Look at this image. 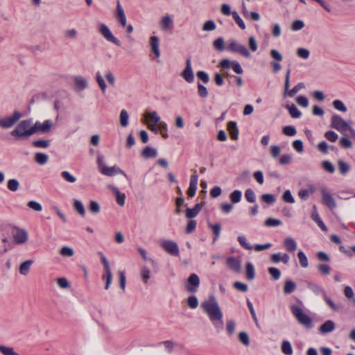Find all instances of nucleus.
<instances>
[{
  "mask_svg": "<svg viewBox=\"0 0 355 355\" xmlns=\"http://www.w3.org/2000/svg\"><path fill=\"white\" fill-rule=\"evenodd\" d=\"M201 308L206 313L215 329L218 331L221 330L223 327V314L215 296L209 295L207 300L202 302Z\"/></svg>",
  "mask_w": 355,
  "mask_h": 355,
  "instance_id": "1",
  "label": "nucleus"
},
{
  "mask_svg": "<svg viewBox=\"0 0 355 355\" xmlns=\"http://www.w3.org/2000/svg\"><path fill=\"white\" fill-rule=\"evenodd\" d=\"M35 133L32 119H26L20 121L10 135L17 139H26Z\"/></svg>",
  "mask_w": 355,
  "mask_h": 355,
  "instance_id": "2",
  "label": "nucleus"
},
{
  "mask_svg": "<svg viewBox=\"0 0 355 355\" xmlns=\"http://www.w3.org/2000/svg\"><path fill=\"white\" fill-rule=\"evenodd\" d=\"M291 311L300 324L303 325L306 329H311L313 327L311 318L306 314L300 306L296 304H293L291 306Z\"/></svg>",
  "mask_w": 355,
  "mask_h": 355,
  "instance_id": "3",
  "label": "nucleus"
},
{
  "mask_svg": "<svg viewBox=\"0 0 355 355\" xmlns=\"http://www.w3.org/2000/svg\"><path fill=\"white\" fill-rule=\"evenodd\" d=\"M227 50L232 53H239L247 58L250 57V51L247 47L234 40H230Z\"/></svg>",
  "mask_w": 355,
  "mask_h": 355,
  "instance_id": "4",
  "label": "nucleus"
},
{
  "mask_svg": "<svg viewBox=\"0 0 355 355\" xmlns=\"http://www.w3.org/2000/svg\"><path fill=\"white\" fill-rule=\"evenodd\" d=\"M98 254L101 256V261L103 264L105 273L102 276V279L105 280V288L107 290L110 288V286L112 281V274L111 271V268L109 264V262L105 257V256L103 254V252H99Z\"/></svg>",
  "mask_w": 355,
  "mask_h": 355,
  "instance_id": "5",
  "label": "nucleus"
},
{
  "mask_svg": "<svg viewBox=\"0 0 355 355\" xmlns=\"http://www.w3.org/2000/svg\"><path fill=\"white\" fill-rule=\"evenodd\" d=\"M22 113L19 111H15L11 116L0 119V127L3 128H10L12 127L21 117Z\"/></svg>",
  "mask_w": 355,
  "mask_h": 355,
  "instance_id": "6",
  "label": "nucleus"
},
{
  "mask_svg": "<svg viewBox=\"0 0 355 355\" xmlns=\"http://www.w3.org/2000/svg\"><path fill=\"white\" fill-rule=\"evenodd\" d=\"M98 31L107 42H111L118 46L121 45L120 40L112 34V31L106 24H100Z\"/></svg>",
  "mask_w": 355,
  "mask_h": 355,
  "instance_id": "7",
  "label": "nucleus"
},
{
  "mask_svg": "<svg viewBox=\"0 0 355 355\" xmlns=\"http://www.w3.org/2000/svg\"><path fill=\"white\" fill-rule=\"evenodd\" d=\"M349 124L339 115L334 114L331 119V127L345 135Z\"/></svg>",
  "mask_w": 355,
  "mask_h": 355,
  "instance_id": "8",
  "label": "nucleus"
},
{
  "mask_svg": "<svg viewBox=\"0 0 355 355\" xmlns=\"http://www.w3.org/2000/svg\"><path fill=\"white\" fill-rule=\"evenodd\" d=\"M320 192L322 196V204L331 210L335 209L336 203L331 193L324 187H321Z\"/></svg>",
  "mask_w": 355,
  "mask_h": 355,
  "instance_id": "9",
  "label": "nucleus"
},
{
  "mask_svg": "<svg viewBox=\"0 0 355 355\" xmlns=\"http://www.w3.org/2000/svg\"><path fill=\"white\" fill-rule=\"evenodd\" d=\"M161 247L169 254L178 257L180 250L178 244L171 240H163L160 243Z\"/></svg>",
  "mask_w": 355,
  "mask_h": 355,
  "instance_id": "10",
  "label": "nucleus"
},
{
  "mask_svg": "<svg viewBox=\"0 0 355 355\" xmlns=\"http://www.w3.org/2000/svg\"><path fill=\"white\" fill-rule=\"evenodd\" d=\"M291 69H288L285 75V83L284 88L287 95L290 97H293L297 94L300 89L304 88L305 85L303 83H299L293 89H289V78H290Z\"/></svg>",
  "mask_w": 355,
  "mask_h": 355,
  "instance_id": "11",
  "label": "nucleus"
},
{
  "mask_svg": "<svg viewBox=\"0 0 355 355\" xmlns=\"http://www.w3.org/2000/svg\"><path fill=\"white\" fill-rule=\"evenodd\" d=\"M101 173L105 175L112 177L117 174L123 175L127 180H128V176L127 174L121 170L119 166L114 165L113 166H103L101 168Z\"/></svg>",
  "mask_w": 355,
  "mask_h": 355,
  "instance_id": "12",
  "label": "nucleus"
},
{
  "mask_svg": "<svg viewBox=\"0 0 355 355\" xmlns=\"http://www.w3.org/2000/svg\"><path fill=\"white\" fill-rule=\"evenodd\" d=\"M200 286V278L195 274L192 273L188 278L185 288L189 293H196Z\"/></svg>",
  "mask_w": 355,
  "mask_h": 355,
  "instance_id": "13",
  "label": "nucleus"
},
{
  "mask_svg": "<svg viewBox=\"0 0 355 355\" xmlns=\"http://www.w3.org/2000/svg\"><path fill=\"white\" fill-rule=\"evenodd\" d=\"M12 234L15 242L17 244H23L26 243L28 239V233L24 229L15 227Z\"/></svg>",
  "mask_w": 355,
  "mask_h": 355,
  "instance_id": "14",
  "label": "nucleus"
},
{
  "mask_svg": "<svg viewBox=\"0 0 355 355\" xmlns=\"http://www.w3.org/2000/svg\"><path fill=\"white\" fill-rule=\"evenodd\" d=\"M182 77L189 83H191L194 80V75L192 70L191 62L190 59L186 60V66L181 73Z\"/></svg>",
  "mask_w": 355,
  "mask_h": 355,
  "instance_id": "15",
  "label": "nucleus"
},
{
  "mask_svg": "<svg viewBox=\"0 0 355 355\" xmlns=\"http://www.w3.org/2000/svg\"><path fill=\"white\" fill-rule=\"evenodd\" d=\"M162 31L166 32L173 28V19L169 15L163 16L159 22Z\"/></svg>",
  "mask_w": 355,
  "mask_h": 355,
  "instance_id": "16",
  "label": "nucleus"
},
{
  "mask_svg": "<svg viewBox=\"0 0 355 355\" xmlns=\"http://www.w3.org/2000/svg\"><path fill=\"white\" fill-rule=\"evenodd\" d=\"M115 17L116 20L120 23L122 27L126 26L127 19L125 15V12L119 0L116 1V10L115 12Z\"/></svg>",
  "mask_w": 355,
  "mask_h": 355,
  "instance_id": "17",
  "label": "nucleus"
},
{
  "mask_svg": "<svg viewBox=\"0 0 355 355\" xmlns=\"http://www.w3.org/2000/svg\"><path fill=\"white\" fill-rule=\"evenodd\" d=\"M53 125V123L51 120H45L43 123L36 121L33 125V128L35 130V132H41L43 133L48 132Z\"/></svg>",
  "mask_w": 355,
  "mask_h": 355,
  "instance_id": "18",
  "label": "nucleus"
},
{
  "mask_svg": "<svg viewBox=\"0 0 355 355\" xmlns=\"http://www.w3.org/2000/svg\"><path fill=\"white\" fill-rule=\"evenodd\" d=\"M226 263L229 268L235 272H240L241 269V261L234 257H229L226 259Z\"/></svg>",
  "mask_w": 355,
  "mask_h": 355,
  "instance_id": "19",
  "label": "nucleus"
},
{
  "mask_svg": "<svg viewBox=\"0 0 355 355\" xmlns=\"http://www.w3.org/2000/svg\"><path fill=\"white\" fill-rule=\"evenodd\" d=\"M198 180V175L196 174V171H195L194 174L191 175L189 187L187 191V194L191 198L193 197L196 194L197 190Z\"/></svg>",
  "mask_w": 355,
  "mask_h": 355,
  "instance_id": "20",
  "label": "nucleus"
},
{
  "mask_svg": "<svg viewBox=\"0 0 355 355\" xmlns=\"http://www.w3.org/2000/svg\"><path fill=\"white\" fill-rule=\"evenodd\" d=\"M149 44L152 52L156 58L160 57L159 40L157 36H151L149 40Z\"/></svg>",
  "mask_w": 355,
  "mask_h": 355,
  "instance_id": "21",
  "label": "nucleus"
},
{
  "mask_svg": "<svg viewBox=\"0 0 355 355\" xmlns=\"http://www.w3.org/2000/svg\"><path fill=\"white\" fill-rule=\"evenodd\" d=\"M109 188L113 192L116 197V202L120 206H123L125 204V195L122 193L119 189L114 185H110Z\"/></svg>",
  "mask_w": 355,
  "mask_h": 355,
  "instance_id": "22",
  "label": "nucleus"
},
{
  "mask_svg": "<svg viewBox=\"0 0 355 355\" xmlns=\"http://www.w3.org/2000/svg\"><path fill=\"white\" fill-rule=\"evenodd\" d=\"M145 118L147 119V125L150 123L154 125H157L159 123H162L161 118L155 111L146 112L145 114Z\"/></svg>",
  "mask_w": 355,
  "mask_h": 355,
  "instance_id": "23",
  "label": "nucleus"
},
{
  "mask_svg": "<svg viewBox=\"0 0 355 355\" xmlns=\"http://www.w3.org/2000/svg\"><path fill=\"white\" fill-rule=\"evenodd\" d=\"M335 329V323L332 320H327L319 328V331L322 334L332 332Z\"/></svg>",
  "mask_w": 355,
  "mask_h": 355,
  "instance_id": "24",
  "label": "nucleus"
},
{
  "mask_svg": "<svg viewBox=\"0 0 355 355\" xmlns=\"http://www.w3.org/2000/svg\"><path fill=\"white\" fill-rule=\"evenodd\" d=\"M227 130L233 140H236L238 139L239 130L235 121H230L227 123Z\"/></svg>",
  "mask_w": 355,
  "mask_h": 355,
  "instance_id": "25",
  "label": "nucleus"
},
{
  "mask_svg": "<svg viewBox=\"0 0 355 355\" xmlns=\"http://www.w3.org/2000/svg\"><path fill=\"white\" fill-rule=\"evenodd\" d=\"M74 85L77 91H82L88 85L86 79L82 76H76L74 78Z\"/></svg>",
  "mask_w": 355,
  "mask_h": 355,
  "instance_id": "26",
  "label": "nucleus"
},
{
  "mask_svg": "<svg viewBox=\"0 0 355 355\" xmlns=\"http://www.w3.org/2000/svg\"><path fill=\"white\" fill-rule=\"evenodd\" d=\"M307 287L317 295H321L323 297L327 294L324 288L319 284L313 282H309Z\"/></svg>",
  "mask_w": 355,
  "mask_h": 355,
  "instance_id": "27",
  "label": "nucleus"
},
{
  "mask_svg": "<svg viewBox=\"0 0 355 355\" xmlns=\"http://www.w3.org/2000/svg\"><path fill=\"white\" fill-rule=\"evenodd\" d=\"M313 209H314V211H313V213L311 214V218L318 224V225L320 227V228L322 231L327 232V227L325 225V224L323 223L322 219L320 218L318 213L316 211V207L315 205L313 206Z\"/></svg>",
  "mask_w": 355,
  "mask_h": 355,
  "instance_id": "28",
  "label": "nucleus"
},
{
  "mask_svg": "<svg viewBox=\"0 0 355 355\" xmlns=\"http://www.w3.org/2000/svg\"><path fill=\"white\" fill-rule=\"evenodd\" d=\"M284 247L288 252H294L297 249V243L291 237H287L284 240Z\"/></svg>",
  "mask_w": 355,
  "mask_h": 355,
  "instance_id": "29",
  "label": "nucleus"
},
{
  "mask_svg": "<svg viewBox=\"0 0 355 355\" xmlns=\"http://www.w3.org/2000/svg\"><path fill=\"white\" fill-rule=\"evenodd\" d=\"M141 155L146 159L154 158L157 156V151L154 148L146 146L142 150Z\"/></svg>",
  "mask_w": 355,
  "mask_h": 355,
  "instance_id": "30",
  "label": "nucleus"
},
{
  "mask_svg": "<svg viewBox=\"0 0 355 355\" xmlns=\"http://www.w3.org/2000/svg\"><path fill=\"white\" fill-rule=\"evenodd\" d=\"M296 284L293 281L286 279L283 288L284 294L288 295L292 293L296 289Z\"/></svg>",
  "mask_w": 355,
  "mask_h": 355,
  "instance_id": "31",
  "label": "nucleus"
},
{
  "mask_svg": "<svg viewBox=\"0 0 355 355\" xmlns=\"http://www.w3.org/2000/svg\"><path fill=\"white\" fill-rule=\"evenodd\" d=\"M33 263V261L32 260H27L23 262L19 266V273L24 276L27 275Z\"/></svg>",
  "mask_w": 355,
  "mask_h": 355,
  "instance_id": "32",
  "label": "nucleus"
},
{
  "mask_svg": "<svg viewBox=\"0 0 355 355\" xmlns=\"http://www.w3.org/2000/svg\"><path fill=\"white\" fill-rule=\"evenodd\" d=\"M208 227L213 231L214 235L213 238V242L214 243L219 237L221 230V225L220 223L211 224L209 223Z\"/></svg>",
  "mask_w": 355,
  "mask_h": 355,
  "instance_id": "33",
  "label": "nucleus"
},
{
  "mask_svg": "<svg viewBox=\"0 0 355 355\" xmlns=\"http://www.w3.org/2000/svg\"><path fill=\"white\" fill-rule=\"evenodd\" d=\"M246 278L249 280H252L255 277V271L253 264L251 262L246 263L245 268Z\"/></svg>",
  "mask_w": 355,
  "mask_h": 355,
  "instance_id": "34",
  "label": "nucleus"
},
{
  "mask_svg": "<svg viewBox=\"0 0 355 355\" xmlns=\"http://www.w3.org/2000/svg\"><path fill=\"white\" fill-rule=\"evenodd\" d=\"M286 109L288 110L289 114L293 118L297 119L300 118L302 115V112L297 109V107L292 104L291 105H286Z\"/></svg>",
  "mask_w": 355,
  "mask_h": 355,
  "instance_id": "35",
  "label": "nucleus"
},
{
  "mask_svg": "<svg viewBox=\"0 0 355 355\" xmlns=\"http://www.w3.org/2000/svg\"><path fill=\"white\" fill-rule=\"evenodd\" d=\"M281 349L283 354L285 355H291L293 354V347L291 344L288 340H284L282 343Z\"/></svg>",
  "mask_w": 355,
  "mask_h": 355,
  "instance_id": "36",
  "label": "nucleus"
},
{
  "mask_svg": "<svg viewBox=\"0 0 355 355\" xmlns=\"http://www.w3.org/2000/svg\"><path fill=\"white\" fill-rule=\"evenodd\" d=\"M140 275L141 279L144 284H148L149 279L150 278V271L147 266H143L140 270Z\"/></svg>",
  "mask_w": 355,
  "mask_h": 355,
  "instance_id": "37",
  "label": "nucleus"
},
{
  "mask_svg": "<svg viewBox=\"0 0 355 355\" xmlns=\"http://www.w3.org/2000/svg\"><path fill=\"white\" fill-rule=\"evenodd\" d=\"M96 79L99 87L101 88L102 93L105 94L107 88V85L103 79V76L99 71L96 73Z\"/></svg>",
  "mask_w": 355,
  "mask_h": 355,
  "instance_id": "38",
  "label": "nucleus"
},
{
  "mask_svg": "<svg viewBox=\"0 0 355 355\" xmlns=\"http://www.w3.org/2000/svg\"><path fill=\"white\" fill-rule=\"evenodd\" d=\"M73 208L77 211V212L82 216H84L85 214V209L83 204L79 200L75 199L73 200Z\"/></svg>",
  "mask_w": 355,
  "mask_h": 355,
  "instance_id": "39",
  "label": "nucleus"
},
{
  "mask_svg": "<svg viewBox=\"0 0 355 355\" xmlns=\"http://www.w3.org/2000/svg\"><path fill=\"white\" fill-rule=\"evenodd\" d=\"M49 156L45 153H37L35 155V162L40 165L45 164L47 162Z\"/></svg>",
  "mask_w": 355,
  "mask_h": 355,
  "instance_id": "40",
  "label": "nucleus"
},
{
  "mask_svg": "<svg viewBox=\"0 0 355 355\" xmlns=\"http://www.w3.org/2000/svg\"><path fill=\"white\" fill-rule=\"evenodd\" d=\"M242 197V192L240 190H234L230 195V199L232 203H239Z\"/></svg>",
  "mask_w": 355,
  "mask_h": 355,
  "instance_id": "41",
  "label": "nucleus"
},
{
  "mask_svg": "<svg viewBox=\"0 0 355 355\" xmlns=\"http://www.w3.org/2000/svg\"><path fill=\"white\" fill-rule=\"evenodd\" d=\"M300 264L302 268H307L309 266L308 259L304 252L300 251L297 253Z\"/></svg>",
  "mask_w": 355,
  "mask_h": 355,
  "instance_id": "42",
  "label": "nucleus"
},
{
  "mask_svg": "<svg viewBox=\"0 0 355 355\" xmlns=\"http://www.w3.org/2000/svg\"><path fill=\"white\" fill-rule=\"evenodd\" d=\"M245 198L246 200L249 202L253 203L256 201V195L254 191L249 188L247 189L245 191Z\"/></svg>",
  "mask_w": 355,
  "mask_h": 355,
  "instance_id": "43",
  "label": "nucleus"
},
{
  "mask_svg": "<svg viewBox=\"0 0 355 355\" xmlns=\"http://www.w3.org/2000/svg\"><path fill=\"white\" fill-rule=\"evenodd\" d=\"M129 115L125 110H122L120 113V123L123 127L128 125Z\"/></svg>",
  "mask_w": 355,
  "mask_h": 355,
  "instance_id": "44",
  "label": "nucleus"
},
{
  "mask_svg": "<svg viewBox=\"0 0 355 355\" xmlns=\"http://www.w3.org/2000/svg\"><path fill=\"white\" fill-rule=\"evenodd\" d=\"M344 295L345 296L351 300L353 304L355 305V297L353 289L349 286H345L344 288Z\"/></svg>",
  "mask_w": 355,
  "mask_h": 355,
  "instance_id": "45",
  "label": "nucleus"
},
{
  "mask_svg": "<svg viewBox=\"0 0 355 355\" xmlns=\"http://www.w3.org/2000/svg\"><path fill=\"white\" fill-rule=\"evenodd\" d=\"M338 166L340 173L342 175H345L346 173H347L349 172V171L350 169L349 165L343 160H338Z\"/></svg>",
  "mask_w": 355,
  "mask_h": 355,
  "instance_id": "46",
  "label": "nucleus"
},
{
  "mask_svg": "<svg viewBox=\"0 0 355 355\" xmlns=\"http://www.w3.org/2000/svg\"><path fill=\"white\" fill-rule=\"evenodd\" d=\"M282 132L286 136L293 137L296 135L297 130L293 125H286L283 128Z\"/></svg>",
  "mask_w": 355,
  "mask_h": 355,
  "instance_id": "47",
  "label": "nucleus"
},
{
  "mask_svg": "<svg viewBox=\"0 0 355 355\" xmlns=\"http://www.w3.org/2000/svg\"><path fill=\"white\" fill-rule=\"evenodd\" d=\"M60 175L66 182L74 183L76 181V178L69 171H64L61 172Z\"/></svg>",
  "mask_w": 355,
  "mask_h": 355,
  "instance_id": "48",
  "label": "nucleus"
},
{
  "mask_svg": "<svg viewBox=\"0 0 355 355\" xmlns=\"http://www.w3.org/2000/svg\"><path fill=\"white\" fill-rule=\"evenodd\" d=\"M232 17L234 19L235 22L237 24V25L242 29H245V25L243 22V19L240 17L238 12L236 11H233L232 13Z\"/></svg>",
  "mask_w": 355,
  "mask_h": 355,
  "instance_id": "49",
  "label": "nucleus"
},
{
  "mask_svg": "<svg viewBox=\"0 0 355 355\" xmlns=\"http://www.w3.org/2000/svg\"><path fill=\"white\" fill-rule=\"evenodd\" d=\"M8 189L11 191H16L19 187V182L16 179H10L8 181Z\"/></svg>",
  "mask_w": 355,
  "mask_h": 355,
  "instance_id": "50",
  "label": "nucleus"
},
{
  "mask_svg": "<svg viewBox=\"0 0 355 355\" xmlns=\"http://www.w3.org/2000/svg\"><path fill=\"white\" fill-rule=\"evenodd\" d=\"M237 240H238V242L239 243V244L245 249H246V250H252V246L251 245V244L250 243H248L247 241L246 238L244 236H243V235L239 236L237 238Z\"/></svg>",
  "mask_w": 355,
  "mask_h": 355,
  "instance_id": "51",
  "label": "nucleus"
},
{
  "mask_svg": "<svg viewBox=\"0 0 355 355\" xmlns=\"http://www.w3.org/2000/svg\"><path fill=\"white\" fill-rule=\"evenodd\" d=\"M0 352L3 355H19L17 352H15L12 347H6L0 345Z\"/></svg>",
  "mask_w": 355,
  "mask_h": 355,
  "instance_id": "52",
  "label": "nucleus"
},
{
  "mask_svg": "<svg viewBox=\"0 0 355 355\" xmlns=\"http://www.w3.org/2000/svg\"><path fill=\"white\" fill-rule=\"evenodd\" d=\"M334 107L340 112H347V107L343 103V102L340 100H335L333 101Z\"/></svg>",
  "mask_w": 355,
  "mask_h": 355,
  "instance_id": "53",
  "label": "nucleus"
},
{
  "mask_svg": "<svg viewBox=\"0 0 355 355\" xmlns=\"http://www.w3.org/2000/svg\"><path fill=\"white\" fill-rule=\"evenodd\" d=\"M296 54L298 57L302 59H307L310 55V51L304 48H299L297 49Z\"/></svg>",
  "mask_w": 355,
  "mask_h": 355,
  "instance_id": "54",
  "label": "nucleus"
},
{
  "mask_svg": "<svg viewBox=\"0 0 355 355\" xmlns=\"http://www.w3.org/2000/svg\"><path fill=\"white\" fill-rule=\"evenodd\" d=\"M187 304L192 309H196L198 306V300L197 297L195 295L189 296L187 298Z\"/></svg>",
  "mask_w": 355,
  "mask_h": 355,
  "instance_id": "55",
  "label": "nucleus"
},
{
  "mask_svg": "<svg viewBox=\"0 0 355 355\" xmlns=\"http://www.w3.org/2000/svg\"><path fill=\"white\" fill-rule=\"evenodd\" d=\"M268 272L270 275V276L272 277V278L275 281L278 280L280 278L281 272L277 268H274V267L269 268Z\"/></svg>",
  "mask_w": 355,
  "mask_h": 355,
  "instance_id": "56",
  "label": "nucleus"
},
{
  "mask_svg": "<svg viewBox=\"0 0 355 355\" xmlns=\"http://www.w3.org/2000/svg\"><path fill=\"white\" fill-rule=\"evenodd\" d=\"M304 23L300 19H297L293 21L291 24V29L293 31H297L302 29L304 27Z\"/></svg>",
  "mask_w": 355,
  "mask_h": 355,
  "instance_id": "57",
  "label": "nucleus"
},
{
  "mask_svg": "<svg viewBox=\"0 0 355 355\" xmlns=\"http://www.w3.org/2000/svg\"><path fill=\"white\" fill-rule=\"evenodd\" d=\"M282 199L284 202H288V203H294L295 202V199L293 198V196H292L291 194V192L290 190H286L283 195H282Z\"/></svg>",
  "mask_w": 355,
  "mask_h": 355,
  "instance_id": "58",
  "label": "nucleus"
},
{
  "mask_svg": "<svg viewBox=\"0 0 355 355\" xmlns=\"http://www.w3.org/2000/svg\"><path fill=\"white\" fill-rule=\"evenodd\" d=\"M216 28V24L213 20H208L203 24L202 30L205 31H212Z\"/></svg>",
  "mask_w": 355,
  "mask_h": 355,
  "instance_id": "59",
  "label": "nucleus"
},
{
  "mask_svg": "<svg viewBox=\"0 0 355 355\" xmlns=\"http://www.w3.org/2000/svg\"><path fill=\"white\" fill-rule=\"evenodd\" d=\"M33 146L36 148H46L50 146L49 140H37L33 142Z\"/></svg>",
  "mask_w": 355,
  "mask_h": 355,
  "instance_id": "60",
  "label": "nucleus"
},
{
  "mask_svg": "<svg viewBox=\"0 0 355 355\" xmlns=\"http://www.w3.org/2000/svg\"><path fill=\"white\" fill-rule=\"evenodd\" d=\"M214 47L219 51L224 50V40L223 37H218L214 42Z\"/></svg>",
  "mask_w": 355,
  "mask_h": 355,
  "instance_id": "61",
  "label": "nucleus"
},
{
  "mask_svg": "<svg viewBox=\"0 0 355 355\" xmlns=\"http://www.w3.org/2000/svg\"><path fill=\"white\" fill-rule=\"evenodd\" d=\"M60 253L64 257H72L74 254V251L71 248L64 246L61 248Z\"/></svg>",
  "mask_w": 355,
  "mask_h": 355,
  "instance_id": "62",
  "label": "nucleus"
},
{
  "mask_svg": "<svg viewBox=\"0 0 355 355\" xmlns=\"http://www.w3.org/2000/svg\"><path fill=\"white\" fill-rule=\"evenodd\" d=\"M198 94L202 98H206L208 96L207 89L200 83H198Z\"/></svg>",
  "mask_w": 355,
  "mask_h": 355,
  "instance_id": "63",
  "label": "nucleus"
},
{
  "mask_svg": "<svg viewBox=\"0 0 355 355\" xmlns=\"http://www.w3.org/2000/svg\"><path fill=\"white\" fill-rule=\"evenodd\" d=\"M324 137L327 140L331 142H335L338 138V135L332 130H329L326 132L324 134Z\"/></svg>",
  "mask_w": 355,
  "mask_h": 355,
  "instance_id": "64",
  "label": "nucleus"
}]
</instances>
